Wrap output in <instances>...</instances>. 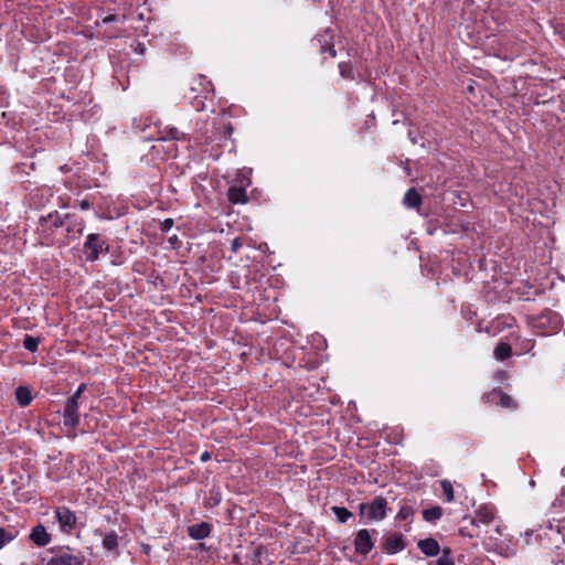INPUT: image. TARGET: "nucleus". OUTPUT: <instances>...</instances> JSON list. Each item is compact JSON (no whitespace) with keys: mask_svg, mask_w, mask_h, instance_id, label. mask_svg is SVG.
<instances>
[{"mask_svg":"<svg viewBox=\"0 0 565 565\" xmlns=\"http://www.w3.org/2000/svg\"><path fill=\"white\" fill-rule=\"evenodd\" d=\"M387 502L384 498H375L370 503L360 504V513L371 521H381L386 516Z\"/></svg>","mask_w":565,"mask_h":565,"instance_id":"f257e3e1","label":"nucleus"},{"mask_svg":"<svg viewBox=\"0 0 565 565\" xmlns=\"http://www.w3.org/2000/svg\"><path fill=\"white\" fill-rule=\"evenodd\" d=\"M55 515L61 531L71 533L76 524L75 514L68 508L60 507L55 510Z\"/></svg>","mask_w":565,"mask_h":565,"instance_id":"f03ea898","label":"nucleus"},{"mask_svg":"<svg viewBox=\"0 0 565 565\" xmlns=\"http://www.w3.org/2000/svg\"><path fill=\"white\" fill-rule=\"evenodd\" d=\"M78 401L76 397L68 398L64 409V425L75 427L78 424Z\"/></svg>","mask_w":565,"mask_h":565,"instance_id":"7ed1b4c3","label":"nucleus"},{"mask_svg":"<svg viewBox=\"0 0 565 565\" xmlns=\"http://www.w3.org/2000/svg\"><path fill=\"white\" fill-rule=\"evenodd\" d=\"M355 551L360 554H367L373 548V541L370 535V532L365 529L360 530L356 533L355 541Z\"/></svg>","mask_w":565,"mask_h":565,"instance_id":"20e7f679","label":"nucleus"},{"mask_svg":"<svg viewBox=\"0 0 565 565\" xmlns=\"http://www.w3.org/2000/svg\"><path fill=\"white\" fill-rule=\"evenodd\" d=\"M250 180L246 181V184L242 183V186H231L228 190V200L233 204H245L247 203V195L245 189L250 185Z\"/></svg>","mask_w":565,"mask_h":565,"instance_id":"39448f33","label":"nucleus"},{"mask_svg":"<svg viewBox=\"0 0 565 565\" xmlns=\"http://www.w3.org/2000/svg\"><path fill=\"white\" fill-rule=\"evenodd\" d=\"M46 565H84V559L79 555L65 553L51 558Z\"/></svg>","mask_w":565,"mask_h":565,"instance_id":"423d86ee","label":"nucleus"},{"mask_svg":"<svg viewBox=\"0 0 565 565\" xmlns=\"http://www.w3.org/2000/svg\"><path fill=\"white\" fill-rule=\"evenodd\" d=\"M85 247L89 250L88 259L95 260L98 258V254L104 248V244L100 243L98 235L90 234L87 237Z\"/></svg>","mask_w":565,"mask_h":565,"instance_id":"0eeeda50","label":"nucleus"},{"mask_svg":"<svg viewBox=\"0 0 565 565\" xmlns=\"http://www.w3.org/2000/svg\"><path fill=\"white\" fill-rule=\"evenodd\" d=\"M30 539L39 546H45L50 543L51 536L46 532L45 527L42 525L35 526L31 534Z\"/></svg>","mask_w":565,"mask_h":565,"instance_id":"6e6552de","label":"nucleus"},{"mask_svg":"<svg viewBox=\"0 0 565 565\" xmlns=\"http://www.w3.org/2000/svg\"><path fill=\"white\" fill-rule=\"evenodd\" d=\"M211 527L209 523L202 522L189 527V535L194 540H202L210 535Z\"/></svg>","mask_w":565,"mask_h":565,"instance_id":"1a4fd4ad","label":"nucleus"},{"mask_svg":"<svg viewBox=\"0 0 565 565\" xmlns=\"http://www.w3.org/2000/svg\"><path fill=\"white\" fill-rule=\"evenodd\" d=\"M418 547L427 556H435L439 553V544L434 539H425L419 541Z\"/></svg>","mask_w":565,"mask_h":565,"instance_id":"9d476101","label":"nucleus"},{"mask_svg":"<svg viewBox=\"0 0 565 565\" xmlns=\"http://www.w3.org/2000/svg\"><path fill=\"white\" fill-rule=\"evenodd\" d=\"M495 512L492 507L482 505L476 511V519L479 523L489 524L494 520Z\"/></svg>","mask_w":565,"mask_h":565,"instance_id":"9b49d317","label":"nucleus"},{"mask_svg":"<svg viewBox=\"0 0 565 565\" xmlns=\"http://www.w3.org/2000/svg\"><path fill=\"white\" fill-rule=\"evenodd\" d=\"M15 398L20 406H26L32 401V394L28 387L19 386L15 390Z\"/></svg>","mask_w":565,"mask_h":565,"instance_id":"f8f14e48","label":"nucleus"},{"mask_svg":"<svg viewBox=\"0 0 565 565\" xmlns=\"http://www.w3.org/2000/svg\"><path fill=\"white\" fill-rule=\"evenodd\" d=\"M404 204L408 207H417L420 204V195L416 190L409 189L404 196Z\"/></svg>","mask_w":565,"mask_h":565,"instance_id":"ddd939ff","label":"nucleus"},{"mask_svg":"<svg viewBox=\"0 0 565 565\" xmlns=\"http://www.w3.org/2000/svg\"><path fill=\"white\" fill-rule=\"evenodd\" d=\"M443 515V509L440 507H433L423 511V518L427 522H436Z\"/></svg>","mask_w":565,"mask_h":565,"instance_id":"4468645a","label":"nucleus"},{"mask_svg":"<svg viewBox=\"0 0 565 565\" xmlns=\"http://www.w3.org/2000/svg\"><path fill=\"white\" fill-rule=\"evenodd\" d=\"M493 353L497 360H505L511 355V347L505 342H500Z\"/></svg>","mask_w":565,"mask_h":565,"instance_id":"2eb2a0df","label":"nucleus"},{"mask_svg":"<svg viewBox=\"0 0 565 565\" xmlns=\"http://www.w3.org/2000/svg\"><path fill=\"white\" fill-rule=\"evenodd\" d=\"M440 487L446 501L451 502L454 500V488L451 482L449 480H441Z\"/></svg>","mask_w":565,"mask_h":565,"instance_id":"dca6fc26","label":"nucleus"},{"mask_svg":"<svg viewBox=\"0 0 565 565\" xmlns=\"http://www.w3.org/2000/svg\"><path fill=\"white\" fill-rule=\"evenodd\" d=\"M103 546L108 551H114L118 546L117 535L115 533H108L103 539Z\"/></svg>","mask_w":565,"mask_h":565,"instance_id":"f3484780","label":"nucleus"},{"mask_svg":"<svg viewBox=\"0 0 565 565\" xmlns=\"http://www.w3.org/2000/svg\"><path fill=\"white\" fill-rule=\"evenodd\" d=\"M17 535V532L13 530L0 529V550L10 543Z\"/></svg>","mask_w":565,"mask_h":565,"instance_id":"a211bd4d","label":"nucleus"},{"mask_svg":"<svg viewBox=\"0 0 565 565\" xmlns=\"http://www.w3.org/2000/svg\"><path fill=\"white\" fill-rule=\"evenodd\" d=\"M404 548V541L402 536H396L387 542V551L390 553H396Z\"/></svg>","mask_w":565,"mask_h":565,"instance_id":"6ab92c4d","label":"nucleus"},{"mask_svg":"<svg viewBox=\"0 0 565 565\" xmlns=\"http://www.w3.org/2000/svg\"><path fill=\"white\" fill-rule=\"evenodd\" d=\"M332 512L341 523H345L351 518V512L342 507H332Z\"/></svg>","mask_w":565,"mask_h":565,"instance_id":"aec40b11","label":"nucleus"},{"mask_svg":"<svg viewBox=\"0 0 565 565\" xmlns=\"http://www.w3.org/2000/svg\"><path fill=\"white\" fill-rule=\"evenodd\" d=\"M182 134L178 131L175 128H166L162 132L161 137H159V140H179L181 139Z\"/></svg>","mask_w":565,"mask_h":565,"instance_id":"412c9836","label":"nucleus"},{"mask_svg":"<svg viewBox=\"0 0 565 565\" xmlns=\"http://www.w3.org/2000/svg\"><path fill=\"white\" fill-rule=\"evenodd\" d=\"M494 395L499 398L498 403L502 407L509 408V407H513L514 406L513 399L510 396H508V395H505V394H503L501 392H498Z\"/></svg>","mask_w":565,"mask_h":565,"instance_id":"4be33fe9","label":"nucleus"},{"mask_svg":"<svg viewBox=\"0 0 565 565\" xmlns=\"http://www.w3.org/2000/svg\"><path fill=\"white\" fill-rule=\"evenodd\" d=\"M23 345L26 350L34 352L38 349L39 340L36 338L26 335L24 338Z\"/></svg>","mask_w":565,"mask_h":565,"instance_id":"5701e85b","label":"nucleus"},{"mask_svg":"<svg viewBox=\"0 0 565 565\" xmlns=\"http://www.w3.org/2000/svg\"><path fill=\"white\" fill-rule=\"evenodd\" d=\"M340 74L342 77H350L352 73V67L349 63H340L339 64Z\"/></svg>","mask_w":565,"mask_h":565,"instance_id":"b1692460","label":"nucleus"},{"mask_svg":"<svg viewBox=\"0 0 565 565\" xmlns=\"http://www.w3.org/2000/svg\"><path fill=\"white\" fill-rule=\"evenodd\" d=\"M436 565H455L452 558L448 554L441 555L437 561Z\"/></svg>","mask_w":565,"mask_h":565,"instance_id":"393cba45","label":"nucleus"},{"mask_svg":"<svg viewBox=\"0 0 565 565\" xmlns=\"http://www.w3.org/2000/svg\"><path fill=\"white\" fill-rule=\"evenodd\" d=\"M411 513H412L411 509H409V508L404 507V508H402V509L398 511V513H397V518H398L399 520H405V519H407V518L409 516V514H411Z\"/></svg>","mask_w":565,"mask_h":565,"instance_id":"a878e982","label":"nucleus"},{"mask_svg":"<svg viewBox=\"0 0 565 565\" xmlns=\"http://www.w3.org/2000/svg\"><path fill=\"white\" fill-rule=\"evenodd\" d=\"M249 172H250V171H248V170H246V169H244V170H242V171L239 172V174H242V179L239 180V185H238V186H242V182H243V184H246V181H247V180H249V178H248V173H249Z\"/></svg>","mask_w":565,"mask_h":565,"instance_id":"bb28decb","label":"nucleus"},{"mask_svg":"<svg viewBox=\"0 0 565 565\" xmlns=\"http://www.w3.org/2000/svg\"><path fill=\"white\" fill-rule=\"evenodd\" d=\"M321 52H322V53L329 52V54H330L332 57H334V56H335V50H334V49H333V46H331V45L322 46Z\"/></svg>","mask_w":565,"mask_h":565,"instance_id":"cd10ccee","label":"nucleus"},{"mask_svg":"<svg viewBox=\"0 0 565 565\" xmlns=\"http://www.w3.org/2000/svg\"><path fill=\"white\" fill-rule=\"evenodd\" d=\"M172 225H173V221L171 218H167L162 223V230L169 231L172 227Z\"/></svg>","mask_w":565,"mask_h":565,"instance_id":"c85d7f7f","label":"nucleus"},{"mask_svg":"<svg viewBox=\"0 0 565 565\" xmlns=\"http://www.w3.org/2000/svg\"><path fill=\"white\" fill-rule=\"evenodd\" d=\"M84 390H85V385L84 384L79 385L72 397H76V399L78 401V398L82 395V393L84 392Z\"/></svg>","mask_w":565,"mask_h":565,"instance_id":"c756f323","label":"nucleus"},{"mask_svg":"<svg viewBox=\"0 0 565 565\" xmlns=\"http://www.w3.org/2000/svg\"><path fill=\"white\" fill-rule=\"evenodd\" d=\"M116 20H117V17L115 14H109V15H106L103 19V22L104 23H109V22H113V21H116Z\"/></svg>","mask_w":565,"mask_h":565,"instance_id":"7c9ffc66","label":"nucleus"},{"mask_svg":"<svg viewBox=\"0 0 565 565\" xmlns=\"http://www.w3.org/2000/svg\"><path fill=\"white\" fill-rule=\"evenodd\" d=\"M200 458H201V460H202V461H207V460L211 458V455H210V452L204 451V452L201 455V457H200Z\"/></svg>","mask_w":565,"mask_h":565,"instance_id":"2f4dec72","label":"nucleus"},{"mask_svg":"<svg viewBox=\"0 0 565 565\" xmlns=\"http://www.w3.org/2000/svg\"><path fill=\"white\" fill-rule=\"evenodd\" d=\"M239 246H241V244H239L238 239H234L232 243V249L237 250L239 248Z\"/></svg>","mask_w":565,"mask_h":565,"instance_id":"473e14b6","label":"nucleus"},{"mask_svg":"<svg viewBox=\"0 0 565 565\" xmlns=\"http://www.w3.org/2000/svg\"><path fill=\"white\" fill-rule=\"evenodd\" d=\"M87 206H88L87 202L83 201V202H82V207H83V209H86Z\"/></svg>","mask_w":565,"mask_h":565,"instance_id":"72a5a7b5","label":"nucleus"},{"mask_svg":"<svg viewBox=\"0 0 565 565\" xmlns=\"http://www.w3.org/2000/svg\"><path fill=\"white\" fill-rule=\"evenodd\" d=\"M561 473L565 477V468L562 469Z\"/></svg>","mask_w":565,"mask_h":565,"instance_id":"f704fd0d","label":"nucleus"}]
</instances>
